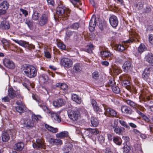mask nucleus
Masks as SVG:
<instances>
[{
	"label": "nucleus",
	"instance_id": "1",
	"mask_svg": "<svg viewBox=\"0 0 153 153\" xmlns=\"http://www.w3.org/2000/svg\"><path fill=\"white\" fill-rule=\"evenodd\" d=\"M22 71L25 75L29 78H34L37 74L36 68L33 66L30 65L24 66L22 68Z\"/></svg>",
	"mask_w": 153,
	"mask_h": 153
},
{
	"label": "nucleus",
	"instance_id": "2",
	"mask_svg": "<svg viewBox=\"0 0 153 153\" xmlns=\"http://www.w3.org/2000/svg\"><path fill=\"white\" fill-rule=\"evenodd\" d=\"M125 102L127 104L132 107L137 113V110H140L141 111H144L145 109V108L143 106L137 104L130 100H126Z\"/></svg>",
	"mask_w": 153,
	"mask_h": 153
},
{
	"label": "nucleus",
	"instance_id": "3",
	"mask_svg": "<svg viewBox=\"0 0 153 153\" xmlns=\"http://www.w3.org/2000/svg\"><path fill=\"white\" fill-rule=\"evenodd\" d=\"M68 114L69 117L73 121L77 120L80 117L79 111L77 109L68 111Z\"/></svg>",
	"mask_w": 153,
	"mask_h": 153
},
{
	"label": "nucleus",
	"instance_id": "4",
	"mask_svg": "<svg viewBox=\"0 0 153 153\" xmlns=\"http://www.w3.org/2000/svg\"><path fill=\"white\" fill-rule=\"evenodd\" d=\"M8 96L11 99H13L15 97L19 98L21 97V95L19 91H15L11 87L8 89Z\"/></svg>",
	"mask_w": 153,
	"mask_h": 153
},
{
	"label": "nucleus",
	"instance_id": "5",
	"mask_svg": "<svg viewBox=\"0 0 153 153\" xmlns=\"http://www.w3.org/2000/svg\"><path fill=\"white\" fill-rule=\"evenodd\" d=\"M104 107L105 111L104 114L106 116L109 117H117V112L114 109L110 108Z\"/></svg>",
	"mask_w": 153,
	"mask_h": 153
},
{
	"label": "nucleus",
	"instance_id": "6",
	"mask_svg": "<svg viewBox=\"0 0 153 153\" xmlns=\"http://www.w3.org/2000/svg\"><path fill=\"white\" fill-rule=\"evenodd\" d=\"M49 16L47 14H42L40 17L38 21V24L40 26L42 27L47 24L48 22Z\"/></svg>",
	"mask_w": 153,
	"mask_h": 153
},
{
	"label": "nucleus",
	"instance_id": "7",
	"mask_svg": "<svg viewBox=\"0 0 153 153\" xmlns=\"http://www.w3.org/2000/svg\"><path fill=\"white\" fill-rule=\"evenodd\" d=\"M61 64L65 68H68L72 66L73 61L68 58H63L61 60Z\"/></svg>",
	"mask_w": 153,
	"mask_h": 153
},
{
	"label": "nucleus",
	"instance_id": "8",
	"mask_svg": "<svg viewBox=\"0 0 153 153\" xmlns=\"http://www.w3.org/2000/svg\"><path fill=\"white\" fill-rule=\"evenodd\" d=\"M152 69V67L150 66H148L145 69L142 74V77L145 81H149L150 79L149 76L151 70Z\"/></svg>",
	"mask_w": 153,
	"mask_h": 153
},
{
	"label": "nucleus",
	"instance_id": "9",
	"mask_svg": "<svg viewBox=\"0 0 153 153\" xmlns=\"http://www.w3.org/2000/svg\"><path fill=\"white\" fill-rule=\"evenodd\" d=\"M122 67L124 71L127 73L131 71L133 68V65L131 61L127 60L124 63Z\"/></svg>",
	"mask_w": 153,
	"mask_h": 153
},
{
	"label": "nucleus",
	"instance_id": "10",
	"mask_svg": "<svg viewBox=\"0 0 153 153\" xmlns=\"http://www.w3.org/2000/svg\"><path fill=\"white\" fill-rule=\"evenodd\" d=\"M91 105L93 110L97 114H99L102 111V110L98 106L97 101L94 99L91 100Z\"/></svg>",
	"mask_w": 153,
	"mask_h": 153
},
{
	"label": "nucleus",
	"instance_id": "11",
	"mask_svg": "<svg viewBox=\"0 0 153 153\" xmlns=\"http://www.w3.org/2000/svg\"><path fill=\"white\" fill-rule=\"evenodd\" d=\"M47 114H49V116H51L52 120L54 121H57L58 122H60L61 121V118L59 116L58 114L54 112L51 110L49 109V111L46 112Z\"/></svg>",
	"mask_w": 153,
	"mask_h": 153
},
{
	"label": "nucleus",
	"instance_id": "12",
	"mask_svg": "<svg viewBox=\"0 0 153 153\" xmlns=\"http://www.w3.org/2000/svg\"><path fill=\"white\" fill-rule=\"evenodd\" d=\"M109 22L112 27L115 28L118 26V20L117 17L115 15H111L109 19Z\"/></svg>",
	"mask_w": 153,
	"mask_h": 153
},
{
	"label": "nucleus",
	"instance_id": "13",
	"mask_svg": "<svg viewBox=\"0 0 153 153\" xmlns=\"http://www.w3.org/2000/svg\"><path fill=\"white\" fill-rule=\"evenodd\" d=\"M4 65L10 69H13L15 68V65L14 63L8 59L5 58L3 61Z\"/></svg>",
	"mask_w": 153,
	"mask_h": 153
},
{
	"label": "nucleus",
	"instance_id": "14",
	"mask_svg": "<svg viewBox=\"0 0 153 153\" xmlns=\"http://www.w3.org/2000/svg\"><path fill=\"white\" fill-rule=\"evenodd\" d=\"M23 125L24 127L28 129L33 127L34 126L31 120L27 118L24 119Z\"/></svg>",
	"mask_w": 153,
	"mask_h": 153
},
{
	"label": "nucleus",
	"instance_id": "15",
	"mask_svg": "<svg viewBox=\"0 0 153 153\" xmlns=\"http://www.w3.org/2000/svg\"><path fill=\"white\" fill-rule=\"evenodd\" d=\"M96 23V18L95 17H92L89 22V29L91 32H93L94 30Z\"/></svg>",
	"mask_w": 153,
	"mask_h": 153
},
{
	"label": "nucleus",
	"instance_id": "16",
	"mask_svg": "<svg viewBox=\"0 0 153 153\" xmlns=\"http://www.w3.org/2000/svg\"><path fill=\"white\" fill-rule=\"evenodd\" d=\"M66 103L65 100L62 98L57 99L53 101V105L56 107L59 108L64 105Z\"/></svg>",
	"mask_w": 153,
	"mask_h": 153
},
{
	"label": "nucleus",
	"instance_id": "17",
	"mask_svg": "<svg viewBox=\"0 0 153 153\" xmlns=\"http://www.w3.org/2000/svg\"><path fill=\"white\" fill-rule=\"evenodd\" d=\"M121 110L123 113L128 115L131 114L133 112V110L130 107L123 105L121 107Z\"/></svg>",
	"mask_w": 153,
	"mask_h": 153
},
{
	"label": "nucleus",
	"instance_id": "18",
	"mask_svg": "<svg viewBox=\"0 0 153 153\" xmlns=\"http://www.w3.org/2000/svg\"><path fill=\"white\" fill-rule=\"evenodd\" d=\"M113 128L114 132L119 135H123L125 131V128L121 126L114 127Z\"/></svg>",
	"mask_w": 153,
	"mask_h": 153
},
{
	"label": "nucleus",
	"instance_id": "19",
	"mask_svg": "<svg viewBox=\"0 0 153 153\" xmlns=\"http://www.w3.org/2000/svg\"><path fill=\"white\" fill-rule=\"evenodd\" d=\"M65 7L62 4L59 5L56 9V13L59 16H65Z\"/></svg>",
	"mask_w": 153,
	"mask_h": 153
},
{
	"label": "nucleus",
	"instance_id": "20",
	"mask_svg": "<svg viewBox=\"0 0 153 153\" xmlns=\"http://www.w3.org/2000/svg\"><path fill=\"white\" fill-rule=\"evenodd\" d=\"M10 27L9 22L6 20L2 21L0 25V28L3 30H8L10 28Z\"/></svg>",
	"mask_w": 153,
	"mask_h": 153
},
{
	"label": "nucleus",
	"instance_id": "21",
	"mask_svg": "<svg viewBox=\"0 0 153 153\" xmlns=\"http://www.w3.org/2000/svg\"><path fill=\"white\" fill-rule=\"evenodd\" d=\"M42 118V117L39 115H36L34 114H33L31 115V120L34 125L38 123L40 120V119Z\"/></svg>",
	"mask_w": 153,
	"mask_h": 153
},
{
	"label": "nucleus",
	"instance_id": "22",
	"mask_svg": "<svg viewBox=\"0 0 153 153\" xmlns=\"http://www.w3.org/2000/svg\"><path fill=\"white\" fill-rule=\"evenodd\" d=\"M101 56L102 57H105L106 58H109V60H111V58L112 55L111 53L108 51H101L100 52Z\"/></svg>",
	"mask_w": 153,
	"mask_h": 153
},
{
	"label": "nucleus",
	"instance_id": "23",
	"mask_svg": "<svg viewBox=\"0 0 153 153\" xmlns=\"http://www.w3.org/2000/svg\"><path fill=\"white\" fill-rule=\"evenodd\" d=\"M37 102H38V105L46 113L48 111H49V109L45 105L44 102L41 99H40Z\"/></svg>",
	"mask_w": 153,
	"mask_h": 153
},
{
	"label": "nucleus",
	"instance_id": "24",
	"mask_svg": "<svg viewBox=\"0 0 153 153\" xmlns=\"http://www.w3.org/2000/svg\"><path fill=\"white\" fill-rule=\"evenodd\" d=\"M137 36L136 34H132L131 36L129 37L128 40L125 41L126 43H132L133 42H135L138 41L139 40L137 39Z\"/></svg>",
	"mask_w": 153,
	"mask_h": 153
},
{
	"label": "nucleus",
	"instance_id": "25",
	"mask_svg": "<svg viewBox=\"0 0 153 153\" xmlns=\"http://www.w3.org/2000/svg\"><path fill=\"white\" fill-rule=\"evenodd\" d=\"M16 110L19 113H23L27 111V108L25 105H18L16 107Z\"/></svg>",
	"mask_w": 153,
	"mask_h": 153
},
{
	"label": "nucleus",
	"instance_id": "26",
	"mask_svg": "<svg viewBox=\"0 0 153 153\" xmlns=\"http://www.w3.org/2000/svg\"><path fill=\"white\" fill-rule=\"evenodd\" d=\"M39 80L41 83H45L48 80V75L45 74H40L39 76Z\"/></svg>",
	"mask_w": 153,
	"mask_h": 153
},
{
	"label": "nucleus",
	"instance_id": "27",
	"mask_svg": "<svg viewBox=\"0 0 153 153\" xmlns=\"http://www.w3.org/2000/svg\"><path fill=\"white\" fill-rule=\"evenodd\" d=\"M146 61L149 62L150 65L153 67V54L151 53H149L146 56Z\"/></svg>",
	"mask_w": 153,
	"mask_h": 153
},
{
	"label": "nucleus",
	"instance_id": "28",
	"mask_svg": "<svg viewBox=\"0 0 153 153\" xmlns=\"http://www.w3.org/2000/svg\"><path fill=\"white\" fill-rule=\"evenodd\" d=\"M56 137L57 138L60 139L67 137H68V133L66 131H62L59 133L56 134Z\"/></svg>",
	"mask_w": 153,
	"mask_h": 153
},
{
	"label": "nucleus",
	"instance_id": "29",
	"mask_svg": "<svg viewBox=\"0 0 153 153\" xmlns=\"http://www.w3.org/2000/svg\"><path fill=\"white\" fill-rule=\"evenodd\" d=\"M1 137L2 140L4 142H7L10 139L9 134L5 131H2Z\"/></svg>",
	"mask_w": 153,
	"mask_h": 153
},
{
	"label": "nucleus",
	"instance_id": "30",
	"mask_svg": "<svg viewBox=\"0 0 153 153\" xmlns=\"http://www.w3.org/2000/svg\"><path fill=\"white\" fill-rule=\"evenodd\" d=\"M73 70L74 72L76 73H80L82 71V68L79 63L75 64L73 68Z\"/></svg>",
	"mask_w": 153,
	"mask_h": 153
},
{
	"label": "nucleus",
	"instance_id": "31",
	"mask_svg": "<svg viewBox=\"0 0 153 153\" xmlns=\"http://www.w3.org/2000/svg\"><path fill=\"white\" fill-rule=\"evenodd\" d=\"M45 128L50 132L54 133L58 131V129L57 128H54L47 124L45 125Z\"/></svg>",
	"mask_w": 153,
	"mask_h": 153
},
{
	"label": "nucleus",
	"instance_id": "32",
	"mask_svg": "<svg viewBox=\"0 0 153 153\" xmlns=\"http://www.w3.org/2000/svg\"><path fill=\"white\" fill-rule=\"evenodd\" d=\"M72 100L76 103L80 104L81 103L82 100L81 98L79 96L75 94H73L71 97Z\"/></svg>",
	"mask_w": 153,
	"mask_h": 153
},
{
	"label": "nucleus",
	"instance_id": "33",
	"mask_svg": "<svg viewBox=\"0 0 153 153\" xmlns=\"http://www.w3.org/2000/svg\"><path fill=\"white\" fill-rule=\"evenodd\" d=\"M122 85L123 86L125 87L128 90H129L131 88V83L127 80H124L122 82Z\"/></svg>",
	"mask_w": 153,
	"mask_h": 153
},
{
	"label": "nucleus",
	"instance_id": "34",
	"mask_svg": "<svg viewBox=\"0 0 153 153\" xmlns=\"http://www.w3.org/2000/svg\"><path fill=\"white\" fill-rule=\"evenodd\" d=\"M151 10L150 6L149 5H146L142 9V13L143 14H148L151 12Z\"/></svg>",
	"mask_w": 153,
	"mask_h": 153
},
{
	"label": "nucleus",
	"instance_id": "35",
	"mask_svg": "<svg viewBox=\"0 0 153 153\" xmlns=\"http://www.w3.org/2000/svg\"><path fill=\"white\" fill-rule=\"evenodd\" d=\"M80 26V24L79 22L74 23L69 25V28L72 29L77 30Z\"/></svg>",
	"mask_w": 153,
	"mask_h": 153
},
{
	"label": "nucleus",
	"instance_id": "36",
	"mask_svg": "<svg viewBox=\"0 0 153 153\" xmlns=\"http://www.w3.org/2000/svg\"><path fill=\"white\" fill-rule=\"evenodd\" d=\"M141 111L140 110H137V113L139 114V115L141 117L143 120L145 121L148 122L150 121V119L146 115L144 114L143 113L141 112Z\"/></svg>",
	"mask_w": 153,
	"mask_h": 153
},
{
	"label": "nucleus",
	"instance_id": "37",
	"mask_svg": "<svg viewBox=\"0 0 153 153\" xmlns=\"http://www.w3.org/2000/svg\"><path fill=\"white\" fill-rule=\"evenodd\" d=\"M48 142L50 143H62V142L61 140L58 139H55L52 138L48 139Z\"/></svg>",
	"mask_w": 153,
	"mask_h": 153
},
{
	"label": "nucleus",
	"instance_id": "38",
	"mask_svg": "<svg viewBox=\"0 0 153 153\" xmlns=\"http://www.w3.org/2000/svg\"><path fill=\"white\" fill-rule=\"evenodd\" d=\"M9 7V4L7 1H4L1 4L0 7L1 9H3L5 10L8 9Z\"/></svg>",
	"mask_w": 153,
	"mask_h": 153
},
{
	"label": "nucleus",
	"instance_id": "39",
	"mask_svg": "<svg viewBox=\"0 0 153 153\" xmlns=\"http://www.w3.org/2000/svg\"><path fill=\"white\" fill-rule=\"evenodd\" d=\"M13 40L16 43L20 45H21L25 48V47L26 46V45L27 42H26L22 40L19 41L18 40H16L14 39H13Z\"/></svg>",
	"mask_w": 153,
	"mask_h": 153
},
{
	"label": "nucleus",
	"instance_id": "40",
	"mask_svg": "<svg viewBox=\"0 0 153 153\" xmlns=\"http://www.w3.org/2000/svg\"><path fill=\"white\" fill-rule=\"evenodd\" d=\"M91 123L92 125L94 127H96L99 124V122L97 119L95 117H92L91 119Z\"/></svg>",
	"mask_w": 153,
	"mask_h": 153
},
{
	"label": "nucleus",
	"instance_id": "41",
	"mask_svg": "<svg viewBox=\"0 0 153 153\" xmlns=\"http://www.w3.org/2000/svg\"><path fill=\"white\" fill-rule=\"evenodd\" d=\"M117 121L119 122L120 124L122 126L125 127L126 128L128 129H130V127L129 126L125 121L119 119H117Z\"/></svg>",
	"mask_w": 153,
	"mask_h": 153
},
{
	"label": "nucleus",
	"instance_id": "42",
	"mask_svg": "<svg viewBox=\"0 0 153 153\" xmlns=\"http://www.w3.org/2000/svg\"><path fill=\"white\" fill-rule=\"evenodd\" d=\"M24 146V144H15L14 149L17 151L22 150Z\"/></svg>",
	"mask_w": 153,
	"mask_h": 153
},
{
	"label": "nucleus",
	"instance_id": "43",
	"mask_svg": "<svg viewBox=\"0 0 153 153\" xmlns=\"http://www.w3.org/2000/svg\"><path fill=\"white\" fill-rule=\"evenodd\" d=\"M33 146L34 149H39L45 148L46 146L45 144H33Z\"/></svg>",
	"mask_w": 153,
	"mask_h": 153
},
{
	"label": "nucleus",
	"instance_id": "44",
	"mask_svg": "<svg viewBox=\"0 0 153 153\" xmlns=\"http://www.w3.org/2000/svg\"><path fill=\"white\" fill-rule=\"evenodd\" d=\"M75 32L74 31H72L70 30H67L66 33L65 38L67 40H68L73 35L74 33Z\"/></svg>",
	"mask_w": 153,
	"mask_h": 153
},
{
	"label": "nucleus",
	"instance_id": "45",
	"mask_svg": "<svg viewBox=\"0 0 153 153\" xmlns=\"http://www.w3.org/2000/svg\"><path fill=\"white\" fill-rule=\"evenodd\" d=\"M113 92L116 94H120V90L119 88L116 86V85L114 86H113L111 88Z\"/></svg>",
	"mask_w": 153,
	"mask_h": 153
},
{
	"label": "nucleus",
	"instance_id": "46",
	"mask_svg": "<svg viewBox=\"0 0 153 153\" xmlns=\"http://www.w3.org/2000/svg\"><path fill=\"white\" fill-rule=\"evenodd\" d=\"M25 23L27 25L28 27L30 29L33 28V24L32 21L26 19L25 21Z\"/></svg>",
	"mask_w": 153,
	"mask_h": 153
},
{
	"label": "nucleus",
	"instance_id": "47",
	"mask_svg": "<svg viewBox=\"0 0 153 153\" xmlns=\"http://www.w3.org/2000/svg\"><path fill=\"white\" fill-rule=\"evenodd\" d=\"M4 47H8L9 43L7 40L4 38H2L0 40Z\"/></svg>",
	"mask_w": 153,
	"mask_h": 153
},
{
	"label": "nucleus",
	"instance_id": "48",
	"mask_svg": "<svg viewBox=\"0 0 153 153\" xmlns=\"http://www.w3.org/2000/svg\"><path fill=\"white\" fill-rule=\"evenodd\" d=\"M146 49V47L143 44L141 43L138 47L137 50L141 53Z\"/></svg>",
	"mask_w": 153,
	"mask_h": 153
},
{
	"label": "nucleus",
	"instance_id": "49",
	"mask_svg": "<svg viewBox=\"0 0 153 153\" xmlns=\"http://www.w3.org/2000/svg\"><path fill=\"white\" fill-rule=\"evenodd\" d=\"M39 15L40 14L39 13L37 12H35L33 14L32 16V19L35 21L39 20Z\"/></svg>",
	"mask_w": 153,
	"mask_h": 153
},
{
	"label": "nucleus",
	"instance_id": "50",
	"mask_svg": "<svg viewBox=\"0 0 153 153\" xmlns=\"http://www.w3.org/2000/svg\"><path fill=\"white\" fill-rule=\"evenodd\" d=\"M58 47L61 50H65L66 48V45L63 43L58 42L57 43Z\"/></svg>",
	"mask_w": 153,
	"mask_h": 153
},
{
	"label": "nucleus",
	"instance_id": "51",
	"mask_svg": "<svg viewBox=\"0 0 153 153\" xmlns=\"http://www.w3.org/2000/svg\"><path fill=\"white\" fill-rule=\"evenodd\" d=\"M116 47L118 51L121 52L123 51L125 49L124 46L123 45L120 44L117 45L116 46Z\"/></svg>",
	"mask_w": 153,
	"mask_h": 153
},
{
	"label": "nucleus",
	"instance_id": "52",
	"mask_svg": "<svg viewBox=\"0 0 153 153\" xmlns=\"http://www.w3.org/2000/svg\"><path fill=\"white\" fill-rule=\"evenodd\" d=\"M113 140L114 142L115 143H121L122 142L121 139L118 136L114 137H113Z\"/></svg>",
	"mask_w": 153,
	"mask_h": 153
},
{
	"label": "nucleus",
	"instance_id": "53",
	"mask_svg": "<svg viewBox=\"0 0 153 153\" xmlns=\"http://www.w3.org/2000/svg\"><path fill=\"white\" fill-rule=\"evenodd\" d=\"M130 148L129 146H128L127 144H125L123 148V151L124 152L128 153L130 151Z\"/></svg>",
	"mask_w": 153,
	"mask_h": 153
},
{
	"label": "nucleus",
	"instance_id": "54",
	"mask_svg": "<svg viewBox=\"0 0 153 153\" xmlns=\"http://www.w3.org/2000/svg\"><path fill=\"white\" fill-rule=\"evenodd\" d=\"M116 84V83L113 78H111L110 79L108 83V85L111 86V88L113 86H114Z\"/></svg>",
	"mask_w": 153,
	"mask_h": 153
},
{
	"label": "nucleus",
	"instance_id": "55",
	"mask_svg": "<svg viewBox=\"0 0 153 153\" xmlns=\"http://www.w3.org/2000/svg\"><path fill=\"white\" fill-rule=\"evenodd\" d=\"M92 78L96 80H97L100 74L98 71H95L92 74Z\"/></svg>",
	"mask_w": 153,
	"mask_h": 153
},
{
	"label": "nucleus",
	"instance_id": "56",
	"mask_svg": "<svg viewBox=\"0 0 153 153\" xmlns=\"http://www.w3.org/2000/svg\"><path fill=\"white\" fill-rule=\"evenodd\" d=\"M141 53L137 50H135L134 51V55L138 59L140 58Z\"/></svg>",
	"mask_w": 153,
	"mask_h": 153
},
{
	"label": "nucleus",
	"instance_id": "57",
	"mask_svg": "<svg viewBox=\"0 0 153 153\" xmlns=\"http://www.w3.org/2000/svg\"><path fill=\"white\" fill-rule=\"evenodd\" d=\"M97 139L100 143H102L104 142L105 138L102 135H100L97 137Z\"/></svg>",
	"mask_w": 153,
	"mask_h": 153
},
{
	"label": "nucleus",
	"instance_id": "58",
	"mask_svg": "<svg viewBox=\"0 0 153 153\" xmlns=\"http://www.w3.org/2000/svg\"><path fill=\"white\" fill-rule=\"evenodd\" d=\"M137 2L139 3V5L138 7V10H140L143 7V0H137Z\"/></svg>",
	"mask_w": 153,
	"mask_h": 153
},
{
	"label": "nucleus",
	"instance_id": "59",
	"mask_svg": "<svg viewBox=\"0 0 153 153\" xmlns=\"http://www.w3.org/2000/svg\"><path fill=\"white\" fill-rule=\"evenodd\" d=\"M89 131L91 133L94 135H96L99 133V131L96 128L90 129Z\"/></svg>",
	"mask_w": 153,
	"mask_h": 153
},
{
	"label": "nucleus",
	"instance_id": "60",
	"mask_svg": "<svg viewBox=\"0 0 153 153\" xmlns=\"http://www.w3.org/2000/svg\"><path fill=\"white\" fill-rule=\"evenodd\" d=\"M60 88L64 91H67L68 88L67 85L64 83H62Z\"/></svg>",
	"mask_w": 153,
	"mask_h": 153
},
{
	"label": "nucleus",
	"instance_id": "61",
	"mask_svg": "<svg viewBox=\"0 0 153 153\" xmlns=\"http://www.w3.org/2000/svg\"><path fill=\"white\" fill-rule=\"evenodd\" d=\"M26 46L25 48H27V49L30 50L31 49H34L35 47V46L32 44H29L28 42H27L26 44Z\"/></svg>",
	"mask_w": 153,
	"mask_h": 153
},
{
	"label": "nucleus",
	"instance_id": "62",
	"mask_svg": "<svg viewBox=\"0 0 153 153\" xmlns=\"http://www.w3.org/2000/svg\"><path fill=\"white\" fill-rule=\"evenodd\" d=\"M44 55L45 57L48 59H51V56L50 53L48 51H46L44 52Z\"/></svg>",
	"mask_w": 153,
	"mask_h": 153
},
{
	"label": "nucleus",
	"instance_id": "63",
	"mask_svg": "<svg viewBox=\"0 0 153 153\" xmlns=\"http://www.w3.org/2000/svg\"><path fill=\"white\" fill-rule=\"evenodd\" d=\"M122 138L125 141V143H129L130 141L129 137L127 136H123Z\"/></svg>",
	"mask_w": 153,
	"mask_h": 153
},
{
	"label": "nucleus",
	"instance_id": "64",
	"mask_svg": "<svg viewBox=\"0 0 153 153\" xmlns=\"http://www.w3.org/2000/svg\"><path fill=\"white\" fill-rule=\"evenodd\" d=\"M1 100L2 101L4 102H9L10 100V99L7 96L3 98H2Z\"/></svg>",
	"mask_w": 153,
	"mask_h": 153
}]
</instances>
